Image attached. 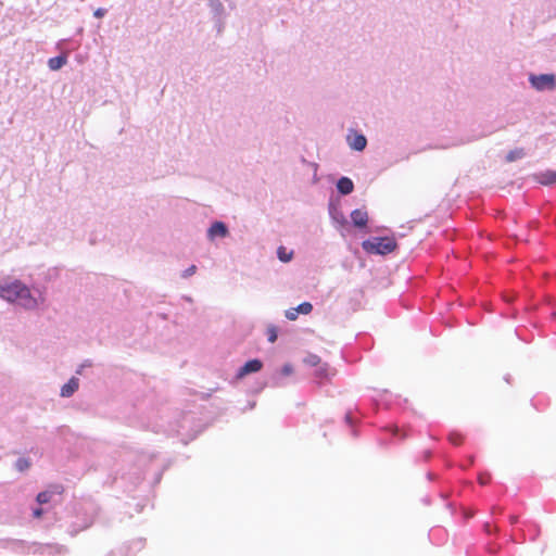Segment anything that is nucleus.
Wrapping results in <instances>:
<instances>
[{
  "instance_id": "27",
  "label": "nucleus",
  "mask_w": 556,
  "mask_h": 556,
  "mask_svg": "<svg viewBox=\"0 0 556 556\" xmlns=\"http://www.w3.org/2000/svg\"><path fill=\"white\" fill-rule=\"evenodd\" d=\"M43 510L41 508L33 509V516L39 518L42 515Z\"/></svg>"
},
{
  "instance_id": "4",
  "label": "nucleus",
  "mask_w": 556,
  "mask_h": 556,
  "mask_svg": "<svg viewBox=\"0 0 556 556\" xmlns=\"http://www.w3.org/2000/svg\"><path fill=\"white\" fill-rule=\"evenodd\" d=\"M228 236L229 229L224 222L215 220L206 230V238L211 242H214L217 239H225Z\"/></svg>"
},
{
  "instance_id": "12",
  "label": "nucleus",
  "mask_w": 556,
  "mask_h": 556,
  "mask_svg": "<svg viewBox=\"0 0 556 556\" xmlns=\"http://www.w3.org/2000/svg\"><path fill=\"white\" fill-rule=\"evenodd\" d=\"M337 189L341 194L348 195L352 193L354 189V184L349 177H341L337 181Z\"/></svg>"
},
{
  "instance_id": "24",
  "label": "nucleus",
  "mask_w": 556,
  "mask_h": 556,
  "mask_svg": "<svg viewBox=\"0 0 556 556\" xmlns=\"http://www.w3.org/2000/svg\"><path fill=\"white\" fill-rule=\"evenodd\" d=\"M197 270V267L194 265H191L190 267H188L184 273H182V277L184 278H187V277H190L192 276Z\"/></svg>"
},
{
  "instance_id": "22",
  "label": "nucleus",
  "mask_w": 556,
  "mask_h": 556,
  "mask_svg": "<svg viewBox=\"0 0 556 556\" xmlns=\"http://www.w3.org/2000/svg\"><path fill=\"white\" fill-rule=\"evenodd\" d=\"M464 143H465L464 140L457 139V140H453L450 143L443 144L441 147L444 148V149H447V148L457 147V146H460V144H464Z\"/></svg>"
},
{
  "instance_id": "28",
  "label": "nucleus",
  "mask_w": 556,
  "mask_h": 556,
  "mask_svg": "<svg viewBox=\"0 0 556 556\" xmlns=\"http://www.w3.org/2000/svg\"><path fill=\"white\" fill-rule=\"evenodd\" d=\"M390 432L393 434V435H397L399 434V428L396 426H391L389 428Z\"/></svg>"
},
{
  "instance_id": "14",
  "label": "nucleus",
  "mask_w": 556,
  "mask_h": 556,
  "mask_svg": "<svg viewBox=\"0 0 556 556\" xmlns=\"http://www.w3.org/2000/svg\"><path fill=\"white\" fill-rule=\"evenodd\" d=\"M541 185H552L556 182V170H546L536 175Z\"/></svg>"
},
{
  "instance_id": "29",
  "label": "nucleus",
  "mask_w": 556,
  "mask_h": 556,
  "mask_svg": "<svg viewBox=\"0 0 556 556\" xmlns=\"http://www.w3.org/2000/svg\"><path fill=\"white\" fill-rule=\"evenodd\" d=\"M479 481L481 484H486L488 483V478H484L483 476H480L479 477Z\"/></svg>"
},
{
  "instance_id": "19",
  "label": "nucleus",
  "mask_w": 556,
  "mask_h": 556,
  "mask_svg": "<svg viewBox=\"0 0 556 556\" xmlns=\"http://www.w3.org/2000/svg\"><path fill=\"white\" fill-rule=\"evenodd\" d=\"M268 341L274 343L277 340V328L274 325L267 327Z\"/></svg>"
},
{
  "instance_id": "13",
  "label": "nucleus",
  "mask_w": 556,
  "mask_h": 556,
  "mask_svg": "<svg viewBox=\"0 0 556 556\" xmlns=\"http://www.w3.org/2000/svg\"><path fill=\"white\" fill-rule=\"evenodd\" d=\"M67 63V54H61L48 60V66L51 71H58Z\"/></svg>"
},
{
  "instance_id": "20",
  "label": "nucleus",
  "mask_w": 556,
  "mask_h": 556,
  "mask_svg": "<svg viewBox=\"0 0 556 556\" xmlns=\"http://www.w3.org/2000/svg\"><path fill=\"white\" fill-rule=\"evenodd\" d=\"M15 467L18 471H24L29 467V462L26 458H18L15 463Z\"/></svg>"
},
{
  "instance_id": "5",
  "label": "nucleus",
  "mask_w": 556,
  "mask_h": 556,
  "mask_svg": "<svg viewBox=\"0 0 556 556\" xmlns=\"http://www.w3.org/2000/svg\"><path fill=\"white\" fill-rule=\"evenodd\" d=\"M346 142L352 150L357 152L364 151L367 146L366 137L353 129L349 130L346 135Z\"/></svg>"
},
{
  "instance_id": "18",
  "label": "nucleus",
  "mask_w": 556,
  "mask_h": 556,
  "mask_svg": "<svg viewBox=\"0 0 556 556\" xmlns=\"http://www.w3.org/2000/svg\"><path fill=\"white\" fill-rule=\"evenodd\" d=\"M304 363L308 366H312V367H317L319 366V364L321 363L320 361V357L315 355V354H308L305 358H304Z\"/></svg>"
},
{
  "instance_id": "32",
  "label": "nucleus",
  "mask_w": 556,
  "mask_h": 556,
  "mask_svg": "<svg viewBox=\"0 0 556 556\" xmlns=\"http://www.w3.org/2000/svg\"><path fill=\"white\" fill-rule=\"evenodd\" d=\"M91 522H92V521L90 520L89 522L85 523L84 528L89 527V526L91 525Z\"/></svg>"
},
{
  "instance_id": "3",
  "label": "nucleus",
  "mask_w": 556,
  "mask_h": 556,
  "mask_svg": "<svg viewBox=\"0 0 556 556\" xmlns=\"http://www.w3.org/2000/svg\"><path fill=\"white\" fill-rule=\"evenodd\" d=\"M529 83L538 91H551L556 88V77L554 74H531Z\"/></svg>"
},
{
  "instance_id": "16",
  "label": "nucleus",
  "mask_w": 556,
  "mask_h": 556,
  "mask_svg": "<svg viewBox=\"0 0 556 556\" xmlns=\"http://www.w3.org/2000/svg\"><path fill=\"white\" fill-rule=\"evenodd\" d=\"M277 257L283 262L288 263L293 258V251L288 250L286 247L280 245L277 249Z\"/></svg>"
},
{
  "instance_id": "1",
  "label": "nucleus",
  "mask_w": 556,
  "mask_h": 556,
  "mask_svg": "<svg viewBox=\"0 0 556 556\" xmlns=\"http://www.w3.org/2000/svg\"><path fill=\"white\" fill-rule=\"evenodd\" d=\"M0 299L28 312L42 308L47 301L43 288L28 286L13 277L0 279Z\"/></svg>"
},
{
  "instance_id": "31",
  "label": "nucleus",
  "mask_w": 556,
  "mask_h": 556,
  "mask_svg": "<svg viewBox=\"0 0 556 556\" xmlns=\"http://www.w3.org/2000/svg\"><path fill=\"white\" fill-rule=\"evenodd\" d=\"M345 420H346V422H349V424H351V422H352L351 414H346V415H345Z\"/></svg>"
},
{
  "instance_id": "7",
  "label": "nucleus",
  "mask_w": 556,
  "mask_h": 556,
  "mask_svg": "<svg viewBox=\"0 0 556 556\" xmlns=\"http://www.w3.org/2000/svg\"><path fill=\"white\" fill-rule=\"evenodd\" d=\"M329 215L331 220L337 227H343L348 224L346 218L343 212L340 210L339 205L333 203L332 201L328 206Z\"/></svg>"
},
{
  "instance_id": "8",
  "label": "nucleus",
  "mask_w": 556,
  "mask_h": 556,
  "mask_svg": "<svg viewBox=\"0 0 556 556\" xmlns=\"http://www.w3.org/2000/svg\"><path fill=\"white\" fill-rule=\"evenodd\" d=\"M313 305L309 302H303L296 307H291L286 311L285 316L289 320H295L299 314L307 315L312 312Z\"/></svg>"
},
{
  "instance_id": "9",
  "label": "nucleus",
  "mask_w": 556,
  "mask_h": 556,
  "mask_svg": "<svg viewBox=\"0 0 556 556\" xmlns=\"http://www.w3.org/2000/svg\"><path fill=\"white\" fill-rule=\"evenodd\" d=\"M79 388V379L76 377H72L62 388H61V396L62 397H71Z\"/></svg>"
},
{
  "instance_id": "23",
  "label": "nucleus",
  "mask_w": 556,
  "mask_h": 556,
  "mask_svg": "<svg viewBox=\"0 0 556 556\" xmlns=\"http://www.w3.org/2000/svg\"><path fill=\"white\" fill-rule=\"evenodd\" d=\"M521 155V152L518 151H511L507 154V161L513 162L519 159Z\"/></svg>"
},
{
  "instance_id": "11",
  "label": "nucleus",
  "mask_w": 556,
  "mask_h": 556,
  "mask_svg": "<svg viewBox=\"0 0 556 556\" xmlns=\"http://www.w3.org/2000/svg\"><path fill=\"white\" fill-rule=\"evenodd\" d=\"M314 375L316 379L319 380V382H323L330 379V377L334 375V371L329 367L328 364L320 363L319 366L316 367Z\"/></svg>"
},
{
  "instance_id": "17",
  "label": "nucleus",
  "mask_w": 556,
  "mask_h": 556,
  "mask_svg": "<svg viewBox=\"0 0 556 556\" xmlns=\"http://www.w3.org/2000/svg\"><path fill=\"white\" fill-rule=\"evenodd\" d=\"M55 490H56L55 492L48 491V490L43 491V492H40L37 495V502L39 504H47V503H49L54 494H60L59 488H56Z\"/></svg>"
},
{
  "instance_id": "10",
  "label": "nucleus",
  "mask_w": 556,
  "mask_h": 556,
  "mask_svg": "<svg viewBox=\"0 0 556 556\" xmlns=\"http://www.w3.org/2000/svg\"><path fill=\"white\" fill-rule=\"evenodd\" d=\"M351 219L355 227H365L368 222V214L364 210L356 208L352 211Z\"/></svg>"
},
{
  "instance_id": "25",
  "label": "nucleus",
  "mask_w": 556,
  "mask_h": 556,
  "mask_svg": "<svg viewBox=\"0 0 556 556\" xmlns=\"http://www.w3.org/2000/svg\"><path fill=\"white\" fill-rule=\"evenodd\" d=\"M105 14H106V9H104V8H98L93 12V16L97 17V18H102Z\"/></svg>"
},
{
  "instance_id": "2",
  "label": "nucleus",
  "mask_w": 556,
  "mask_h": 556,
  "mask_svg": "<svg viewBox=\"0 0 556 556\" xmlns=\"http://www.w3.org/2000/svg\"><path fill=\"white\" fill-rule=\"evenodd\" d=\"M397 244L391 237H372L362 243L365 252L377 255H387L396 249Z\"/></svg>"
},
{
  "instance_id": "30",
  "label": "nucleus",
  "mask_w": 556,
  "mask_h": 556,
  "mask_svg": "<svg viewBox=\"0 0 556 556\" xmlns=\"http://www.w3.org/2000/svg\"><path fill=\"white\" fill-rule=\"evenodd\" d=\"M108 556H122V554L119 552H112Z\"/></svg>"
},
{
  "instance_id": "6",
  "label": "nucleus",
  "mask_w": 556,
  "mask_h": 556,
  "mask_svg": "<svg viewBox=\"0 0 556 556\" xmlns=\"http://www.w3.org/2000/svg\"><path fill=\"white\" fill-rule=\"evenodd\" d=\"M263 363L260 359H250L243 366H241L236 375L237 379H242L247 375L257 372L262 369Z\"/></svg>"
},
{
  "instance_id": "26",
  "label": "nucleus",
  "mask_w": 556,
  "mask_h": 556,
  "mask_svg": "<svg viewBox=\"0 0 556 556\" xmlns=\"http://www.w3.org/2000/svg\"><path fill=\"white\" fill-rule=\"evenodd\" d=\"M450 440L455 445L460 443V437L459 435L451 434Z\"/></svg>"
},
{
  "instance_id": "15",
  "label": "nucleus",
  "mask_w": 556,
  "mask_h": 556,
  "mask_svg": "<svg viewBox=\"0 0 556 556\" xmlns=\"http://www.w3.org/2000/svg\"><path fill=\"white\" fill-rule=\"evenodd\" d=\"M61 553V548L54 545H43L39 546L35 554L37 556H53Z\"/></svg>"
},
{
  "instance_id": "34",
  "label": "nucleus",
  "mask_w": 556,
  "mask_h": 556,
  "mask_svg": "<svg viewBox=\"0 0 556 556\" xmlns=\"http://www.w3.org/2000/svg\"><path fill=\"white\" fill-rule=\"evenodd\" d=\"M81 370H83V366L79 369H77V374H81Z\"/></svg>"
},
{
  "instance_id": "33",
  "label": "nucleus",
  "mask_w": 556,
  "mask_h": 556,
  "mask_svg": "<svg viewBox=\"0 0 556 556\" xmlns=\"http://www.w3.org/2000/svg\"><path fill=\"white\" fill-rule=\"evenodd\" d=\"M65 40H61L60 42H58V47L60 48L61 45L64 42Z\"/></svg>"
},
{
  "instance_id": "21",
  "label": "nucleus",
  "mask_w": 556,
  "mask_h": 556,
  "mask_svg": "<svg viewBox=\"0 0 556 556\" xmlns=\"http://www.w3.org/2000/svg\"><path fill=\"white\" fill-rule=\"evenodd\" d=\"M293 372V367L290 364H286L281 368V375L290 376Z\"/></svg>"
}]
</instances>
